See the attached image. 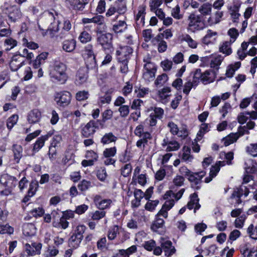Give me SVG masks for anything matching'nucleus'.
<instances>
[{"instance_id":"1","label":"nucleus","mask_w":257,"mask_h":257,"mask_svg":"<svg viewBox=\"0 0 257 257\" xmlns=\"http://www.w3.org/2000/svg\"><path fill=\"white\" fill-rule=\"evenodd\" d=\"M66 70L67 66L64 63L55 62L50 72V77L52 81L60 84L65 83L67 79Z\"/></svg>"},{"instance_id":"2","label":"nucleus","mask_w":257,"mask_h":257,"mask_svg":"<svg viewBox=\"0 0 257 257\" xmlns=\"http://www.w3.org/2000/svg\"><path fill=\"white\" fill-rule=\"evenodd\" d=\"M220 157H224L226 161H218L216 162L214 166H212L210 169L209 177L205 179V182L206 183L210 182L212 179L217 175L220 170V167L225 166L226 164L227 165L231 164V160L233 159V154L231 152L227 153L221 152L220 153Z\"/></svg>"},{"instance_id":"3","label":"nucleus","mask_w":257,"mask_h":257,"mask_svg":"<svg viewBox=\"0 0 257 257\" xmlns=\"http://www.w3.org/2000/svg\"><path fill=\"white\" fill-rule=\"evenodd\" d=\"M3 12L8 16L9 20L12 22L19 21L23 17L20 7L12 5L8 2H5L1 7Z\"/></svg>"},{"instance_id":"4","label":"nucleus","mask_w":257,"mask_h":257,"mask_svg":"<svg viewBox=\"0 0 257 257\" xmlns=\"http://www.w3.org/2000/svg\"><path fill=\"white\" fill-rule=\"evenodd\" d=\"M202 15H198L195 13H191L188 17L187 29L192 32L202 30L206 27V20L202 18Z\"/></svg>"},{"instance_id":"5","label":"nucleus","mask_w":257,"mask_h":257,"mask_svg":"<svg viewBox=\"0 0 257 257\" xmlns=\"http://www.w3.org/2000/svg\"><path fill=\"white\" fill-rule=\"evenodd\" d=\"M86 226L83 224L78 225L74 229V232L69 239L71 246L77 248L83 238V233L86 230Z\"/></svg>"},{"instance_id":"6","label":"nucleus","mask_w":257,"mask_h":257,"mask_svg":"<svg viewBox=\"0 0 257 257\" xmlns=\"http://www.w3.org/2000/svg\"><path fill=\"white\" fill-rule=\"evenodd\" d=\"M172 89L168 86H165L158 89L156 93L154 98L158 101L163 104L168 103L172 97Z\"/></svg>"},{"instance_id":"7","label":"nucleus","mask_w":257,"mask_h":257,"mask_svg":"<svg viewBox=\"0 0 257 257\" xmlns=\"http://www.w3.org/2000/svg\"><path fill=\"white\" fill-rule=\"evenodd\" d=\"M84 56L87 68L89 69L95 68L97 64L92 45H88L85 47Z\"/></svg>"},{"instance_id":"8","label":"nucleus","mask_w":257,"mask_h":257,"mask_svg":"<svg viewBox=\"0 0 257 257\" xmlns=\"http://www.w3.org/2000/svg\"><path fill=\"white\" fill-rule=\"evenodd\" d=\"M54 100L58 105L65 107L69 104L71 100V94L67 91L56 92Z\"/></svg>"},{"instance_id":"9","label":"nucleus","mask_w":257,"mask_h":257,"mask_svg":"<svg viewBox=\"0 0 257 257\" xmlns=\"http://www.w3.org/2000/svg\"><path fill=\"white\" fill-rule=\"evenodd\" d=\"M199 75L198 72L194 73L193 76L190 75L186 78L183 89V93L186 95H188L191 89L198 85V77L200 76Z\"/></svg>"},{"instance_id":"10","label":"nucleus","mask_w":257,"mask_h":257,"mask_svg":"<svg viewBox=\"0 0 257 257\" xmlns=\"http://www.w3.org/2000/svg\"><path fill=\"white\" fill-rule=\"evenodd\" d=\"M112 38L113 36L111 33L102 34L97 37V41L104 50L111 51L112 49Z\"/></svg>"},{"instance_id":"11","label":"nucleus","mask_w":257,"mask_h":257,"mask_svg":"<svg viewBox=\"0 0 257 257\" xmlns=\"http://www.w3.org/2000/svg\"><path fill=\"white\" fill-rule=\"evenodd\" d=\"M198 72L200 75L198 77L199 82L201 81L204 84H208L212 82L217 74L215 71H211L209 70H206L204 72L202 73L200 69H197L194 73Z\"/></svg>"},{"instance_id":"12","label":"nucleus","mask_w":257,"mask_h":257,"mask_svg":"<svg viewBox=\"0 0 257 257\" xmlns=\"http://www.w3.org/2000/svg\"><path fill=\"white\" fill-rule=\"evenodd\" d=\"M157 69L154 63L148 62L144 65L143 78L147 81H151L155 77Z\"/></svg>"},{"instance_id":"13","label":"nucleus","mask_w":257,"mask_h":257,"mask_svg":"<svg viewBox=\"0 0 257 257\" xmlns=\"http://www.w3.org/2000/svg\"><path fill=\"white\" fill-rule=\"evenodd\" d=\"M133 50L130 46H121L116 51L118 61H128L133 53Z\"/></svg>"},{"instance_id":"14","label":"nucleus","mask_w":257,"mask_h":257,"mask_svg":"<svg viewBox=\"0 0 257 257\" xmlns=\"http://www.w3.org/2000/svg\"><path fill=\"white\" fill-rule=\"evenodd\" d=\"M249 193V190L246 186L242 184L239 188H236L231 195L232 198H236V203L239 204L242 203L240 199L241 197L244 196V197H247Z\"/></svg>"},{"instance_id":"15","label":"nucleus","mask_w":257,"mask_h":257,"mask_svg":"<svg viewBox=\"0 0 257 257\" xmlns=\"http://www.w3.org/2000/svg\"><path fill=\"white\" fill-rule=\"evenodd\" d=\"M167 126L169 128L170 133L173 135H176L181 138H185L188 135V132L186 127L179 129L178 125L173 121H169Z\"/></svg>"},{"instance_id":"16","label":"nucleus","mask_w":257,"mask_h":257,"mask_svg":"<svg viewBox=\"0 0 257 257\" xmlns=\"http://www.w3.org/2000/svg\"><path fill=\"white\" fill-rule=\"evenodd\" d=\"M85 157L86 160H83L81 162V165L82 166L86 167L93 165L94 163L98 160V155L95 151L89 150L86 151Z\"/></svg>"},{"instance_id":"17","label":"nucleus","mask_w":257,"mask_h":257,"mask_svg":"<svg viewBox=\"0 0 257 257\" xmlns=\"http://www.w3.org/2000/svg\"><path fill=\"white\" fill-rule=\"evenodd\" d=\"M25 63L24 58L20 54L14 55L10 62V67L12 71H16Z\"/></svg>"},{"instance_id":"18","label":"nucleus","mask_w":257,"mask_h":257,"mask_svg":"<svg viewBox=\"0 0 257 257\" xmlns=\"http://www.w3.org/2000/svg\"><path fill=\"white\" fill-rule=\"evenodd\" d=\"M166 200L161 210L159 211V215H162L165 218L168 217V211L174 206L176 201L172 198H164Z\"/></svg>"},{"instance_id":"19","label":"nucleus","mask_w":257,"mask_h":257,"mask_svg":"<svg viewBox=\"0 0 257 257\" xmlns=\"http://www.w3.org/2000/svg\"><path fill=\"white\" fill-rule=\"evenodd\" d=\"M223 59L224 57L219 54L212 55L209 58V66L213 69V71L217 72Z\"/></svg>"},{"instance_id":"20","label":"nucleus","mask_w":257,"mask_h":257,"mask_svg":"<svg viewBox=\"0 0 257 257\" xmlns=\"http://www.w3.org/2000/svg\"><path fill=\"white\" fill-rule=\"evenodd\" d=\"M112 5L117 11V14L115 16L114 19L111 20L114 21L118 18L119 15H123L126 12L127 8L124 0H117Z\"/></svg>"},{"instance_id":"21","label":"nucleus","mask_w":257,"mask_h":257,"mask_svg":"<svg viewBox=\"0 0 257 257\" xmlns=\"http://www.w3.org/2000/svg\"><path fill=\"white\" fill-rule=\"evenodd\" d=\"M218 37V33L211 30H208L205 35L202 39V42L205 45L214 44L216 43Z\"/></svg>"},{"instance_id":"22","label":"nucleus","mask_w":257,"mask_h":257,"mask_svg":"<svg viewBox=\"0 0 257 257\" xmlns=\"http://www.w3.org/2000/svg\"><path fill=\"white\" fill-rule=\"evenodd\" d=\"M53 134V131H50L47 134L38 138L36 142L34 144L33 151L38 152L45 144V141L48 140Z\"/></svg>"},{"instance_id":"23","label":"nucleus","mask_w":257,"mask_h":257,"mask_svg":"<svg viewBox=\"0 0 257 257\" xmlns=\"http://www.w3.org/2000/svg\"><path fill=\"white\" fill-rule=\"evenodd\" d=\"M96 128V123L93 120H91L82 128V135L85 137H88L94 134Z\"/></svg>"},{"instance_id":"24","label":"nucleus","mask_w":257,"mask_h":257,"mask_svg":"<svg viewBox=\"0 0 257 257\" xmlns=\"http://www.w3.org/2000/svg\"><path fill=\"white\" fill-rule=\"evenodd\" d=\"M88 79V74L85 69H79L77 71L75 80V83L77 86L85 84Z\"/></svg>"},{"instance_id":"25","label":"nucleus","mask_w":257,"mask_h":257,"mask_svg":"<svg viewBox=\"0 0 257 257\" xmlns=\"http://www.w3.org/2000/svg\"><path fill=\"white\" fill-rule=\"evenodd\" d=\"M42 244L40 243H33L32 244L26 243L25 246V250L29 255H35L40 253Z\"/></svg>"},{"instance_id":"26","label":"nucleus","mask_w":257,"mask_h":257,"mask_svg":"<svg viewBox=\"0 0 257 257\" xmlns=\"http://www.w3.org/2000/svg\"><path fill=\"white\" fill-rule=\"evenodd\" d=\"M126 17L123 20H119L112 25V30L115 34L122 33L127 29Z\"/></svg>"},{"instance_id":"27","label":"nucleus","mask_w":257,"mask_h":257,"mask_svg":"<svg viewBox=\"0 0 257 257\" xmlns=\"http://www.w3.org/2000/svg\"><path fill=\"white\" fill-rule=\"evenodd\" d=\"M89 0H66L67 5L75 10H82Z\"/></svg>"},{"instance_id":"28","label":"nucleus","mask_w":257,"mask_h":257,"mask_svg":"<svg viewBox=\"0 0 257 257\" xmlns=\"http://www.w3.org/2000/svg\"><path fill=\"white\" fill-rule=\"evenodd\" d=\"M199 200L198 195L196 193L192 194L190 196V201L187 205V207L189 210L194 209V212L195 213L196 210L200 208Z\"/></svg>"},{"instance_id":"29","label":"nucleus","mask_w":257,"mask_h":257,"mask_svg":"<svg viewBox=\"0 0 257 257\" xmlns=\"http://www.w3.org/2000/svg\"><path fill=\"white\" fill-rule=\"evenodd\" d=\"M146 8L144 6H140L138 8V12L136 16V22L138 27H143L145 25Z\"/></svg>"},{"instance_id":"30","label":"nucleus","mask_w":257,"mask_h":257,"mask_svg":"<svg viewBox=\"0 0 257 257\" xmlns=\"http://www.w3.org/2000/svg\"><path fill=\"white\" fill-rule=\"evenodd\" d=\"M163 147L167 152L177 151L180 148V145L176 141H169L168 139H164L162 143Z\"/></svg>"},{"instance_id":"31","label":"nucleus","mask_w":257,"mask_h":257,"mask_svg":"<svg viewBox=\"0 0 257 257\" xmlns=\"http://www.w3.org/2000/svg\"><path fill=\"white\" fill-rule=\"evenodd\" d=\"M41 118V112L37 109L31 110L28 114L27 119L30 123L34 124L38 122Z\"/></svg>"},{"instance_id":"32","label":"nucleus","mask_w":257,"mask_h":257,"mask_svg":"<svg viewBox=\"0 0 257 257\" xmlns=\"http://www.w3.org/2000/svg\"><path fill=\"white\" fill-rule=\"evenodd\" d=\"M139 137L140 139L137 142L136 146L139 149L144 150L148 145V141L152 139L151 134L149 132H146L144 135Z\"/></svg>"},{"instance_id":"33","label":"nucleus","mask_w":257,"mask_h":257,"mask_svg":"<svg viewBox=\"0 0 257 257\" xmlns=\"http://www.w3.org/2000/svg\"><path fill=\"white\" fill-rule=\"evenodd\" d=\"M180 157L181 160L187 163H190L193 160V156L191 154V149L189 147L184 146L180 152Z\"/></svg>"},{"instance_id":"34","label":"nucleus","mask_w":257,"mask_h":257,"mask_svg":"<svg viewBox=\"0 0 257 257\" xmlns=\"http://www.w3.org/2000/svg\"><path fill=\"white\" fill-rule=\"evenodd\" d=\"M76 44V41L73 39L65 40L62 43V48L66 52H72L75 50Z\"/></svg>"},{"instance_id":"35","label":"nucleus","mask_w":257,"mask_h":257,"mask_svg":"<svg viewBox=\"0 0 257 257\" xmlns=\"http://www.w3.org/2000/svg\"><path fill=\"white\" fill-rule=\"evenodd\" d=\"M61 23L59 22H55L52 23L49 26V28L47 30L45 33H43L44 36L49 35L50 37H53L58 32L60 27Z\"/></svg>"},{"instance_id":"36","label":"nucleus","mask_w":257,"mask_h":257,"mask_svg":"<svg viewBox=\"0 0 257 257\" xmlns=\"http://www.w3.org/2000/svg\"><path fill=\"white\" fill-rule=\"evenodd\" d=\"M212 11V5L209 3H206L202 4L198 9V12L202 15V18L206 20V16L210 15Z\"/></svg>"},{"instance_id":"37","label":"nucleus","mask_w":257,"mask_h":257,"mask_svg":"<svg viewBox=\"0 0 257 257\" xmlns=\"http://www.w3.org/2000/svg\"><path fill=\"white\" fill-rule=\"evenodd\" d=\"M144 193L140 189H136L134 191L135 199L131 202L132 206L133 208H137L141 204V199L144 198Z\"/></svg>"},{"instance_id":"38","label":"nucleus","mask_w":257,"mask_h":257,"mask_svg":"<svg viewBox=\"0 0 257 257\" xmlns=\"http://www.w3.org/2000/svg\"><path fill=\"white\" fill-rule=\"evenodd\" d=\"M23 233L26 236H32L36 233V227L33 223H25L23 226Z\"/></svg>"},{"instance_id":"39","label":"nucleus","mask_w":257,"mask_h":257,"mask_svg":"<svg viewBox=\"0 0 257 257\" xmlns=\"http://www.w3.org/2000/svg\"><path fill=\"white\" fill-rule=\"evenodd\" d=\"M232 43H233L230 41L223 42L220 44L219 51L224 54L226 56L230 55L232 53L231 45Z\"/></svg>"},{"instance_id":"40","label":"nucleus","mask_w":257,"mask_h":257,"mask_svg":"<svg viewBox=\"0 0 257 257\" xmlns=\"http://www.w3.org/2000/svg\"><path fill=\"white\" fill-rule=\"evenodd\" d=\"M162 215H159V212L156 216V218L151 226V229L153 231L158 232V229L163 228L164 224V220L160 218Z\"/></svg>"},{"instance_id":"41","label":"nucleus","mask_w":257,"mask_h":257,"mask_svg":"<svg viewBox=\"0 0 257 257\" xmlns=\"http://www.w3.org/2000/svg\"><path fill=\"white\" fill-rule=\"evenodd\" d=\"M204 176V173L203 172L199 173H193L191 172L187 177L191 182L194 183L195 185H197L201 182V180Z\"/></svg>"},{"instance_id":"42","label":"nucleus","mask_w":257,"mask_h":257,"mask_svg":"<svg viewBox=\"0 0 257 257\" xmlns=\"http://www.w3.org/2000/svg\"><path fill=\"white\" fill-rule=\"evenodd\" d=\"M185 191L184 189H181L177 193H175L172 191L170 190L164 194V198H172L176 202L178 201L182 196Z\"/></svg>"},{"instance_id":"43","label":"nucleus","mask_w":257,"mask_h":257,"mask_svg":"<svg viewBox=\"0 0 257 257\" xmlns=\"http://www.w3.org/2000/svg\"><path fill=\"white\" fill-rule=\"evenodd\" d=\"M117 138L112 133L109 132L105 134L101 139V143L104 145L109 144L111 143H114L117 140Z\"/></svg>"},{"instance_id":"44","label":"nucleus","mask_w":257,"mask_h":257,"mask_svg":"<svg viewBox=\"0 0 257 257\" xmlns=\"http://www.w3.org/2000/svg\"><path fill=\"white\" fill-rule=\"evenodd\" d=\"M13 148L15 163H19L22 156L23 148L18 145H14Z\"/></svg>"},{"instance_id":"45","label":"nucleus","mask_w":257,"mask_h":257,"mask_svg":"<svg viewBox=\"0 0 257 257\" xmlns=\"http://www.w3.org/2000/svg\"><path fill=\"white\" fill-rule=\"evenodd\" d=\"M255 125L254 122L252 121H249L245 125L240 126L238 128V136H243L244 134H248L249 133L248 130L252 129Z\"/></svg>"},{"instance_id":"46","label":"nucleus","mask_w":257,"mask_h":257,"mask_svg":"<svg viewBox=\"0 0 257 257\" xmlns=\"http://www.w3.org/2000/svg\"><path fill=\"white\" fill-rule=\"evenodd\" d=\"M241 65L240 62H235L234 64L229 65L226 71V75L227 77L231 78L233 76L234 72L239 68Z\"/></svg>"},{"instance_id":"47","label":"nucleus","mask_w":257,"mask_h":257,"mask_svg":"<svg viewBox=\"0 0 257 257\" xmlns=\"http://www.w3.org/2000/svg\"><path fill=\"white\" fill-rule=\"evenodd\" d=\"M223 16L222 12L217 11L214 15L210 16L207 20V23L210 25H212L218 23Z\"/></svg>"},{"instance_id":"48","label":"nucleus","mask_w":257,"mask_h":257,"mask_svg":"<svg viewBox=\"0 0 257 257\" xmlns=\"http://www.w3.org/2000/svg\"><path fill=\"white\" fill-rule=\"evenodd\" d=\"M255 163L253 162L252 160L248 159L244 162V169L246 174H250L253 173L255 170Z\"/></svg>"},{"instance_id":"49","label":"nucleus","mask_w":257,"mask_h":257,"mask_svg":"<svg viewBox=\"0 0 257 257\" xmlns=\"http://www.w3.org/2000/svg\"><path fill=\"white\" fill-rule=\"evenodd\" d=\"M238 138L239 136L238 134H230L224 138L222 141L225 146H228L235 142Z\"/></svg>"},{"instance_id":"50","label":"nucleus","mask_w":257,"mask_h":257,"mask_svg":"<svg viewBox=\"0 0 257 257\" xmlns=\"http://www.w3.org/2000/svg\"><path fill=\"white\" fill-rule=\"evenodd\" d=\"M209 131V127L208 126V124L207 123H202L201 124L199 131L197 133V137L195 139V141H200L202 139V137L203 135L207 132H208Z\"/></svg>"},{"instance_id":"51","label":"nucleus","mask_w":257,"mask_h":257,"mask_svg":"<svg viewBox=\"0 0 257 257\" xmlns=\"http://www.w3.org/2000/svg\"><path fill=\"white\" fill-rule=\"evenodd\" d=\"M182 40L186 42L191 48L195 49L197 47L198 43L197 42L194 40L188 34L182 36Z\"/></svg>"},{"instance_id":"52","label":"nucleus","mask_w":257,"mask_h":257,"mask_svg":"<svg viewBox=\"0 0 257 257\" xmlns=\"http://www.w3.org/2000/svg\"><path fill=\"white\" fill-rule=\"evenodd\" d=\"M94 202L99 209L103 210L109 206L111 203V200L110 199H103L98 201V200L95 199Z\"/></svg>"},{"instance_id":"53","label":"nucleus","mask_w":257,"mask_h":257,"mask_svg":"<svg viewBox=\"0 0 257 257\" xmlns=\"http://www.w3.org/2000/svg\"><path fill=\"white\" fill-rule=\"evenodd\" d=\"M119 227L117 225H113L110 227L108 231L107 237L109 240L115 239L118 233Z\"/></svg>"},{"instance_id":"54","label":"nucleus","mask_w":257,"mask_h":257,"mask_svg":"<svg viewBox=\"0 0 257 257\" xmlns=\"http://www.w3.org/2000/svg\"><path fill=\"white\" fill-rule=\"evenodd\" d=\"M45 213V210L42 207L34 208L30 211L29 213L31 215L36 218L42 216Z\"/></svg>"},{"instance_id":"55","label":"nucleus","mask_w":257,"mask_h":257,"mask_svg":"<svg viewBox=\"0 0 257 257\" xmlns=\"http://www.w3.org/2000/svg\"><path fill=\"white\" fill-rule=\"evenodd\" d=\"M14 229L9 224L5 225L0 224V234H9L11 235L14 233Z\"/></svg>"},{"instance_id":"56","label":"nucleus","mask_w":257,"mask_h":257,"mask_svg":"<svg viewBox=\"0 0 257 257\" xmlns=\"http://www.w3.org/2000/svg\"><path fill=\"white\" fill-rule=\"evenodd\" d=\"M78 39L81 43H86L91 41V35L88 32L83 31L80 33Z\"/></svg>"},{"instance_id":"57","label":"nucleus","mask_w":257,"mask_h":257,"mask_svg":"<svg viewBox=\"0 0 257 257\" xmlns=\"http://www.w3.org/2000/svg\"><path fill=\"white\" fill-rule=\"evenodd\" d=\"M91 187V183L86 180H82L78 185V188L82 192L86 191Z\"/></svg>"},{"instance_id":"58","label":"nucleus","mask_w":257,"mask_h":257,"mask_svg":"<svg viewBox=\"0 0 257 257\" xmlns=\"http://www.w3.org/2000/svg\"><path fill=\"white\" fill-rule=\"evenodd\" d=\"M133 88V83L130 81H127L122 89L121 92L122 94L125 96H128L132 93Z\"/></svg>"},{"instance_id":"59","label":"nucleus","mask_w":257,"mask_h":257,"mask_svg":"<svg viewBox=\"0 0 257 257\" xmlns=\"http://www.w3.org/2000/svg\"><path fill=\"white\" fill-rule=\"evenodd\" d=\"M4 44L6 47V50L9 51L17 45V41L12 38H9L5 40Z\"/></svg>"},{"instance_id":"60","label":"nucleus","mask_w":257,"mask_h":257,"mask_svg":"<svg viewBox=\"0 0 257 257\" xmlns=\"http://www.w3.org/2000/svg\"><path fill=\"white\" fill-rule=\"evenodd\" d=\"M182 98V96L180 92H177L175 95L174 98L171 102V107L175 109L178 106L180 101Z\"/></svg>"},{"instance_id":"61","label":"nucleus","mask_w":257,"mask_h":257,"mask_svg":"<svg viewBox=\"0 0 257 257\" xmlns=\"http://www.w3.org/2000/svg\"><path fill=\"white\" fill-rule=\"evenodd\" d=\"M19 116L17 114H13L7 120V125L9 130H11L17 123Z\"/></svg>"},{"instance_id":"62","label":"nucleus","mask_w":257,"mask_h":257,"mask_svg":"<svg viewBox=\"0 0 257 257\" xmlns=\"http://www.w3.org/2000/svg\"><path fill=\"white\" fill-rule=\"evenodd\" d=\"M246 152L253 157H257V143L250 144L246 148Z\"/></svg>"},{"instance_id":"63","label":"nucleus","mask_w":257,"mask_h":257,"mask_svg":"<svg viewBox=\"0 0 257 257\" xmlns=\"http://www.w3.org/2000/svg\"><path fill=\"white\" fill-rule=\"evenodd\" d=\"M58 252V249L55 246H49L45 251V255L46 257H54Z\"/></svg>"},{"instance_id":"64","label":"nucleus","mask_w":257,"mask_h":257,"mask_svg":"<svg viewBox=\"0 0 257 257\" xmlns=\"http://www.w3.org/2000/svg\"><path fill=\"white\" fill-rule=\"evenodd\" d=\"M133 180L134 182L138 183L141 186L145 185L147 182L146 175L143 174L139 175L137 177L134 176L133 177Z\"/></svg>"}]
</instances>
